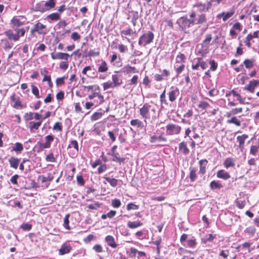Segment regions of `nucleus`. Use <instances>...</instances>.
Instances as JSON below:
<instances>
[{
    "instance_id": "2",
    "label": "nucleus",
    "mask_w": 259,
    "mask_h": 259,
    "mask_svg": "<svg viewBox=\"0 0 259 259\" xmlns=\"http://www.w3.org/2000/svg\"><path fill=\"white\" fill-rule=\"evenodd\" d=\"M54 136L52 135H48L45 137L46 142L45 143L38 142L37 144L39 145L37 152L42 151L44 149L49 148L51 145V142L54 141Z\"/></svg>"
},
{
    "instance_id": "43",
    "label": "nucleus",
    "mask_w": 259,
    "mask_h": 259,
    "mask_svg": "<svg viewBox=\"0 0 259 259\" xmlns=\"http://www.w3.org/2000/svg\"><path fill=\"white\" fill-rule=\"evenodd\" d=\"M258 147L256 145H252L250 149V154L253 155H255L258 152Z\"/></svg>"
},
{
    "instance_id": "47",
    "label": "nucleus",
    "mask_w": 259,
    "mask_h": 259,
    "mask_svg": "<svg viewBox=\"0 0 259 259\" xmlns=\"http://www.w3.org/2000/svg\"><path fill=\"white\" fill-rule=\"evenodd\" d=\"M140 251H138L137 249L132 247L130 250V255L133 257H136L139 254Z\"/></svg>"
},
{
    "instance_id": "52",
    "label": "nucleus",
    "mask_w": 259,
    "mask_h": 259,
    "mask_svg": "<svg viewBox=\"0 0 259 259\" xmlns=\"http://www.w3.org/2000/svg\"><path fill=\"white\" fill-rule=\"evenodd\" d=\"M71 146H72L77 151H78V145L77 141L72 140L70 141V144L68 145L67 148L68 149L71 148Z\"/></svg>"
},
{
    "instance_id": "27",
    "label": "nucleus",
    "mask_w": 259,
    "mask_h": 259,
    "mask_svg": "<svg viewBox=\"0 0 259 259\" xmlns=\"http://www.w3.org/2000/svg\"><path fill=\"white\" fill-rule=\"evenodd\" d=\"M227 122L229 124H234L237 126H240L241 125V121L236 116H233L230 119H228Z\"/></svg>"
},
{
    "instance_id": "13",
    "label": "nucleus",
    "mask_w": 259,
    "mask_h": 259,
    "mask_svg": "<svg viewBox=\"0 0 259 259\" xmlns=\"http://www.w3.org/2000/svg\"><path fill=\"white\" fill-rule=\"evenodd\" d=\"M179 149L185 155H187L189 153V149L187 147L186 143L184 142H181L179 144Z\"/></svg>"
},
{
    "instance_id": "38",
    "label": "nucleus",
    "mask_w": 259,
    "mask_h": 259,
    "mask_svg": "<svg viewBox=\"0 0 259 259\" xmlns=\"http://www.w3.org/2000/svg\"><path fill=\"white\" fill-rule=\"evenodd\" d=\"M70 214H67L66 216L65 217L64 219V223H63V226L65 228H66L67 230H70V228L69 226V218Z\"/></svg>"
},
{
    "instance_id": "51",
    "label": "nucleus",
    "mask_w": 259,
    "mask_h": 259,
    "mask_svg": "<svg viewBox=\"0 0 259 259\" xmlns=\"http://www.w3.org/2000/svg\"><path fill=\"white\" fill-rule=\"evenodd\" d=\"M112 83H114L115 84V87L119 85L120 84V83L118 82L119 81V78L117 75L114 74L112 76Z\"/></svg>"
},
{
    "instance_id": "36",
    "label": "nucleus",
    "mask_w": 259,
    "mask_h": 259,
    "mask_svg": "<svg viewBox=\"0 0 259 259\" xmlns=\"http://www.w3.org/2000/svg\"><path fill=\"white\" fill-rule=\"evenodd\" d=\"M108 70L107 64L105 61H102L101 65L98 68V72H105Z\"/></svg>"
},
{
    "instance_id": "14",
    "label": "nucleus",
    "mask_w": 259,
    "mask_h": 259,
    "mask_svg": "<svg viewBox=\"0 0 259 259\" xmlns=\"http://www.w3.org/2000/svg\"><path fill=\"white\" fill-rule=\"evenodd\" d=\"M109 154L113 156L112 161L118 162L119 164L124 162L125 158L120 157L118 153L116 152Z\"/></svg>"
},
{
    "instance_id": "19",
    "label": "nucleus",
    "mask_w": 259,
    "mask_h": 259,
    "mask_svg": "<svg viewBox=\"0 0 259 259\" xmlns=\"http://www.w3.org/2000/svg\"><path fill=\"white\" fill-rule=\"evenodd\" d=\"M71 247L70 245L63 244L59 249V254L60 255H64L65 254L70 252Z\"/></svg>"
},
{
    "instance_id": "32",
    "label": "nucleus",
    "mask_w": 259,
    "mask_h": 259,
    "mask_svg": "<svg viewBox=\"0 0 259 259\" xmlns=\"http://www.w3.org/2000/svg\"><path fill=\"white\" fill-rule=\"evenodd\" d=\"M11 23L13 25V28L14 29L17 28L18 27L22 25V22L21 21H20V20H19L18 19H17V18H13L11 20Z\"/></svg>"
},
{
    "instance_id": "42",
    "label": "nucleus",
    "mask_w": 259,
    "mask_h": 259,
    "mask_svg": "<svg viewBox=\"0 0 259 259\" xmlns=\"http://www.w3.org/2000/svg\"><path fill=\"white\" fill-rule=\"evenodd\" d=\"M31 88H32V93L33 94H34L36 98H40V97L39 94V91L36 87H35L34 84H31Z\"/></svg>"
},
{
    "instance_id": "58",
    "label": "nucleus",
    "mask_w": 259,
    "mask_h": 259,
    "mask_svg": "<svg viewBox=\"0 0 259 259\" xmlns=\"http://www.w3.org/2000/svg\"><path fill=\"white\" fill-rule=\"evenodd\" d=\"M33 118V113L32 112L26 113L24 116V119L26 121H28Z\"/></svg>"
},
{
    "instance_id": "18",
    "label": "nucleus",
    "mask_w": 259,
    "mask_h": 259,
    "mask_svg": "<svg viewBox=\"0 0 259 259\" xmlns=\"http://www.w3.org/2000/svg\"><path fill=\"white\" fill-rule=\"evenodd\" d=\"M235 160L231 157L227 158L224 162L225 167L228 168L230 167H233L235 165Z\"/></svg>"
},
{
    "instance_id": "35",
    "label": "nucleus",
    "mask_w": 259,
    "mask_h": 259,
    "mask_svg": "<svg viewBox=\"0 0 259 259\" xmlns=\"http://www.w3.org/2000/svg\"><path fill=\"white\" fill-rule=\"evenodd\" d=\"M47 17L52 21H57L60 19V15L57 13H52L49 15Z\"/></svg>"
},
{
    "instance_id": "62",
    "label": "nucleus",
    "mask_w": 259,
    "mask_h": 259,
    "mask_svg": "<svg viewBox=\"0 0 259 259\" xmlns=\"http://www.w3.org/2000/svg\"><path fill=\"white\" fill-rule=\"evenodd\" d=\"M65 78V76L62 77L57 78L56 80V83L57 86H60L63 84H64V79Z\"/></svg>"
},
{
    "instance_id": "11",
    "label": "nucleus",
    "mask_w": 259,
    "mask_h": 259,
    "mask_svg": "<svg viewBox=\"0 0 259 259\" xmlns=\"http://www.w3.org/2000/svg\"><path fill=\"white\" fill-rule=\"evenodd\" d=\"M217 177L218 178L226 180L230 178V175L229 172L223 169H221L218 171L217 173Z\"/></svg>"
},
{
    "instance_id": "60",
    "label": "nucleus",
    "mask_w": 259,
    "mask_h": 259,
    "mask_svg": "<svg viewBox=\"0 0 259 259\" xmlns=\"http://www.w3.org/2000/svg\"><path fill=\"white\" fill-rule=\"evenodd\" d=\"M139 206L138 205H136L133 203H130L126 205V209L128 210L131 209H138Z\"/></svg>"
},
{
    "instance_id": "61",
    "label": "nucleus",
    "mask_w": 259,
    "mask_h": 259,
    "mask_svg": "<svg viewBox=\"0 0 259 259\" xmlns=\"http://www.w3.org/2000/svg\"><path fill=\"white\" fill-rule=\"evenodd\" d=\"M14 30L17 32L16 34H18L20 36H23L25 34V30L24 28H14Z\"/></svg>"
},
{
    "instance_id": "25",
    "label": "nucleus",
    "mask_w": 259,
    "mask_h": 259,
    "mask_svg": "<svg viewBox=\"0 0 259 259\" xmlns=\"http://www.w3.org/2000/svg\"><path fill=\"white\" fill-rule=\"evenodd\" d=\"M142 225V223L140 221L131 222L127 223V226L131 229H135Z\"/></svg>"
},
{
    "instance_id": "31",
    "label": "nucleus",
    "mask_w": 259,
    "mask_h": 259,
    "mask_svg": "<svg viewBox=\"0 0 259 259\" xmlns=\"http://www.w3.org/2000/svg\"><path fill=\"white\" fill-rule=\"evenodd\" d=\"M53 178L54 177L51 175H49L48 177H45L42 175L38 176V179L40 180L42 183L47 181H52L53 180Z\"/></svg>"
},
{
    "instance_id": "40",
    "label": "nucleus",
    "mask_w": 259,
    "mask_h": 259,
    "mask_svg": "<svg viewBox=\"0 0 259 259\" xmlns=\"http://www.w3.org/2000/svg\"><path fill=\"white\" fill-rule=\"evenodd\" d=\"M102 116L101 112H95L91 117V119L92 121H95L100 119Z\"/></svg>"
},
{
    "instance_id": "20",
    "label": "nucleus",
    "mask_w": 259,
    "mask_h": 259,
    "mask_svg": "<svg viewBox=\"0 0 259 259\" xmlns=\"http://www.w3.org/2000/svg\"><path fill=\"white\" fill-rule=\"evenodd\" d=\"M210 188L211 190L220 189L223 187V185L219 181H212L210 183Z\"/></svg>"
},
{
    "instance_id": "50",
    "label": "nucleus",
    "mask_w": 259,
    "mask_h": 259,
    "mask_svg": "<svg viewBox=\"0 0 259 259\" xmlns=\"http://www.w3.org/2000/svg\"><path fill=\"white\" fill-rule=\"evenodd\" d=\"M196 24H201L206 21L205 15L204 14H201L196 20Z\"/></svg>"
},
{
    "instance_id": "23",
    "label": "nucleus",
    "mask_w": 259,
    "mask_h": 259,
    "mask_svg": "<svg viewBox=\"0 0 259 259\" xmlns=\"http://www.w3.org/2000/svg\"><path fill=\"white\" fill-rule=\"evenodd\" d=\"M248 138V135L243 134L242 136H238L237 137V140L239 142V147L241 148L243 147L245 140Z\"/></svg>"
},
{
    "instance_id": "12",
    "label": "nucleus",
    "mask_w": 259,
    "mask_h": 259,
    "mask_svg": "<svg viewBox=\"0 0 259 259\" xmlns=\"http://www.w3.org/2000/svg\"><path fill=\"white\" fill-rule=\"evenodd\" d=\"M41 120L38 122L30 121L28 123L27 127L30 128L31 132L37 130L41 125Z\"/></svg>"
},
{
    "instance_id": "56",
    "label": "nucleus",
    "mask_w": 259,
    "mask_h": 259,
    "mask_svg": "<svg viewBox=\"0 0 259 259\" xmlns=\"http://www.w3.org/2000/svg\"><path fill=\"white\" fill-rule=\"evenodd\" d=\"M209 64L210 65V69L212 71H215L218 67V64L213 60L209 61Z\"/></svg>"
},
{
    "instance_id": "10",
    "label": "nucleus",
    "mask_w": 259,
    "mask_h": 259,
    "mask_svg": "<svg viewBox=\"0 0 259 259\" xmlns=\"http://www.w3.org/2000/svg\"><path fill=\"white\" fill-rule=\"evenodd\" d=\"M208 161L206 159H202L199 161V173L204 175L206 172V166Z\"/></svg>"
},
{
    "instance_id": "49",
    "label": "nucleus",
    "mask_w": 259,
    "mask_h": 259,
    "mask_svg": "<svg viewBox=\"0 0 259 259\" xmlns=\"http://www.w3.org/2000/svg\"><path fill=\"white\" fill-rule=\"evenodd\" d=\"M116 132H117V130L115 129L113 131H110L108 132V135L112 142H114L116 140V138H115L114 135Z\"/></svg>"
},
{
    "instance_id": "33",
    "label": "nucleus",
    "mask_w": 259,
    "mask_h": 259,
    "mask_svg": "<svg viewBox=\"0 0 259 259\" xmlns=\"http://www.w3.org/2000/svg\"><path fill=\"white\" fill-rule=\"evenodd\" d=\"M244 232L249 234L250 236H253L256 232V229L253 226H251L247 228L245 230Z\"/></svg>"
},
{
    "instance_id": "63",
    "label": "nucleus",
    "mask_w": 259,
    "mask_h": 259,
    "mask_svg": "<svg viewBox=\"0 0 259 259\" xmlns=\"http://www.w3.org/2000/svg\"><path fill=\"white\" fill-rule=\"evenodd\" d=\"M99 54H100L99 51H95V50H90L88 52V56L89 57H95V56H99Z\"/></svg>"
},
{
    "instance_id": "26",
    "label": "nucleus",
    "mask_w": 259,
    "mask_h": 259,
    "mask_svg": "<svg viewBox=\"0 0 259 259\" xmlns=\"http://www.w3.org/2000/svg\"><path fill=\"white\" fill-rule=\"evenodd\" d=\"M166 141V139L165 138L160 136H153L150 138V141L151 143H155L156 141L159 142H165Z\"/></svg>"
},
{
    "instance_id": "64",
    "label": "nucleus",
    "mask_w": 259,
    "mask_h": 259,
    "mask_svg": "<svg viewBox=\"0 0 259 259\" xmlns=\"http://www.w3.org/2000/svg\"><path fill=\"white\" fill-rule=\"evenodd\" d=\"M212 39V36L210 34H208L206 35L205 39L203 41L204 45H207L209 44L210 41Z\"/></svg>"
},
{
    "instance_id": "5",
    "label": "nucleus",
    "mask_w": 259,
    "mask_h": 259,
    "mask_svg": "<svg viewBox=\"0 0 259 259\" xmlns=\"http://www.w3.org/2000/svg\"><path fill=\"white\" fill-rule=\"evenodd\" d=\"M151 106L148 103H145L143 105V107L140 109V114L141 116L145 118H149V116L148 115L149 113V109Z\"/></svg>"
},
{
    "instance_id": "21",
    "label": "nucleus",
    "mask_w": 259,
    "mask_h": 259,
    "mask_svg": "<svg viewBox=\"0 0 259 259\" xmlns=\"http://www.w3.org/2000/svg\"><path fill=\"white\" fill-rule=\"evenodd\" d=\"M196 245V239L194 237H192L191 239L187 240L186 243L184 245L186 247L194 248Z\"/></svg>"
},
{
    "instance_id": "24",
    "label": "nucleus",
    "mask_w": 259,
    "mask_h": 259,
    "mask_svg": "<svg viewBox=\"0 0 259 259\" xmlns=\"http://www.w3.org/2000/svg\"><path fill=\"white\" fill-rule=\"evenodd\" d=\"M230 93H232V95L234 97H237V100L239 101V103L241 104H245L246 102L245 101V98H242L240 95L238 94L237 92L234 91V90L230 91Z\"/></svg>"
},
{
    "instance_id": "44",
    "label": "nucleus",
    "mask_w": 259,
    "mask_h": 259,
    "mask_svg": "<svg viewBox=\"0 0 259 259\" xmlns=\"http://www.w3.org/2000/svg\"><path fill=\"white\" fill-rule=\"evenodd\" d=\"M112 205L114 208H118L121 205V202L119 199L115 198L112 200Z\"/></svg>"
},
{
    "instance_id": "41",
    "label": "nucleus",
    "mask_w": 259,
    "mask_h": 259,
    "mask_svg": "<svg viewBox=\"0 0 259 259\" xmlns=\"http://www.w3.org/2000/svg\"><path fill=\"white\" fill-rule=\"evenodd\" d=\"M246 68H250L253 66V61L249 59H245L243 62Z\"/></svg>"
},
{
    "instance_id": "1",
    "label": "nucleus",
    "mask_w": 259,
    "mask_h": 259,
    "mask_svg": "<svg viewBox=\"0 0 259 259\" xmlns=\"http://www.w3.org/2000/svg\"><path fill=\"white\" fill-rule=\"evenodd\" d=\"M154 35L153 32L149 31L144 33L139 38L138 44L141 46L145 47L153 41Z\"/></svg>"
},
{
    "instance_id": "53",
    "label": "nucleus",
    "mask_w": 259,
    "mask_h": 259,
    "mask_svg": "<svg viewBox=\"0 0 259 259\" xmlns=\"http://www.w3.org/2000/svg\"><path fill=\"white\" fill-rule=\"evenodd\" d=\"M32 228V225L28 223H24L20 226V228L25 231H29Z\"/></svg>"
},
{
    "instance_id": "9",
    "label": "nucleus",
    "mask_w": 259,
    "mask_h": 259,
    "mask_svg": "<svg viewBox=\"0 0 259 259\" xmlns=\"http://www.w3.org/2000/svg\"><path fill=\"white\" fill-rule=\"evenodd\" d=\"M235 10L232 9L229 12H227V13L222 12L221 14H219L218 15V18H221L223 17V20L224 21H226L227 19L231 17L234 14Z\"/></svg>"
},
{
    "instance_id": "34",
    "label": "nucleus",
    "mask_w": 259,
    "mask_h": 259,
    "mask_svg": "<svg viewBox=\"0 0 259 259\" xmlns=\"http://www.w3.org/2000/svg\"><path fill=\"white\" fill-rule=\"evenodd\" d=\"M195 7H197L198 8V10L200 12L207 11V8H206V5L205 4H202L201 3H197L195 5Z\"/></svg>"
},
{
    "instance_id": "46",
    "label": "nucleus",
    "mask_w": 259,
    "mask_h": 259,
    "mask_svg": "<svg viewBox=\"0 0 259 259\" xmlns=\"http://www.w3.org/2000/svg\"><path fill=\"white\" fill-rule=\"evenodd\" d=\"M252 39V38L251 33H249L247 35L246 39L244 41V42H245L246 46H247L248 48L251 47V44L250 41Z\"/></svg>"
},
{
    "instance_id": "28",
    "label": "nucleus",
    "mask_w": 259,
    "mask_h": 259,
    "mask_svg": "<svg viewBox=\"0 0 259 259\" xmlns=\"http://www.w3.org/2000/svg\"><path fill=\"white\" fill-rule=\"evenodd\" d=\"M103 178L112 187H116L118 185V180L116 179H111L106 176L103 177Z\"/></svg>"
},
{
    "instance_id": "4",
    "label": "nucleus",
    "mask_w": 259,
    "mask_h": 259,
    "mask_svg": "<svg viewBox=\"0 0 259 259\" xmlns=\"http://www.w3.org/2000/svg\"><path fill=\"white\" fill-rule=\"evenodd\" d=\"M166 128L167 134L169 135L179 134L181 130V126L174 124L167 125Z\"/></svg>"
},
{
    "instance_id": "45",
    "label": "nucleus",
    "mask_w": 259,
    "mask_h": 259,
    "mask_svg": "<svg viewBox=\"0 0 259 259\" xmlns=\"http://www.w3.org/2000/svg\"><path fill=\"white\" fill-rule=\"evenodd\" d=\"M46 160L47 162H54L56 161V158H55L53 153H50L46 157Z\"/></svg>"
},
{
    "instance_id": "16",
    "label": "nucleus",
    "mask_w": 259,
    "mask_h": 259,
    "mask_svg": "<svg viewBox=\"0 0 259 259\" xmlns=\"http://www.w3.org/2000/svg\"><path fill=\"white\" fill-rule=\"evenodd\" d=\"M5 34L10 39H13L14 41H17L19 39V35H18V34H14L11 30L6 31Z\"/></svg>"
},
{
    "instance_id": "7",
    "label": "nucleus",
    "mask_w": 259,
    "mask_h": 259,
    "mask_svg": "<svg viewBox=\"0 0 259 259\" xmlns=\"http://www.w3.org/2000/svg\"><path fill=\"white\" fill-rule=\"evenodd\" d=\"M34 26L36 29V32L39 34L45 35L47 33V29L46 25L39 22H37Z\"/></svg>"
},
{
    "instance_id": "6",
    "label": "nucleus",
    "mask_w": 259,
    "mask_h": 259,
    "mask_svg": "<svg viewBox=\"0 0 259 259\" xmlns=\"http://www.w3.org/2000/svg\"><path fill=\"white\" fill-rule=\"evenodd\" d=\"M51 56L52 59L53 60L61 59L65 60L66 61H68V58L69 57L68 54L61 52L57 53H51Z\"/></svg>"
},
{
    "instance_id": "29",
    "label": "nucleus",
    "mask_w": 259,
    "mask_h": 259,
    "mask_svg": "<svg viewBox=\"0 0 259 259\" xmlns=\"http://www.w3.org/2000/svg\"><path fill=\"white\" fill-rule=\"evenodd\" d=\"M215 235L207 234L205 237L201 239L202 242L206 243L207 242H211L215 238Z\"/></svg>"
},
{
    "instance_id": "39",
    "label": "nucleus",
    "mask_w": 259,
    "mask_h": 259,
    "mask_svg": "<svg viewBox=\"0 0 259 259\" xmlns=\"http://www.w3.org/2000/svg\"><path fill=\"white\" fill-rule=\"evenodd\" d=\"M124 72L126 73H130L131 72H136L137 71H135L136 68L135 67H132L129 65H126L124 68Z\"/></svg>"
},
{
    "instance_id": "30",
    "label": "nucleus",
    "mask_w": 259,
    "mask_h": 259,
    "mask_svg": "<svg viewBox=\"0 0 259 259\" xmlns=\"http://www.w3.org/2000/svg\"><path fill=\"white\" fill-rule=\"evenodd\" d=\"M23 150V145L19 142L15 143V146L13 147L12 151H14L18 153H21Z\"/></svg>"
},
{
    "instance_id": "22",
    "label": "nucleus",
    "mask_w": 259,
    "mask_h": 259,
    "mask_svg": "<svg viewBox=\"0 0 259 259\" xmlns=\"http://www.w3.org/2000/svg\"><path fill=\"white\" fill-rule=\"evenodd\" d=\"M190 170V179L191 182H194L196 180L197 175L196 171L197 169L195 167H190L189 168Z\"/></svg>"
},
{
    "instance_id": "55",
    "label": "nucleus",
    "mask_w": 259,
    "mask_h": 259,
    "mask_svg": "<svg viewBox=\"0 0 259 259\" xmlns=\"http://www.w3.org/2000/svg\"><path fill=\"white\" fill-rule=\"evenodd\" d=\"M55 6V0H49L45 4V6L49 8H53Z\"/></svg>"
},
{
    "instance_id": "54",
    "label": "nucleus",
    "mask_w": 259,
    "mask_h": 259,
    "mask_svg": "<svg viewBox=\"0 0 259 259\" xmlns=\"http://www.w3.org/2000/svg\"><path fill=\"white\" fill-rule=\"evenodd\" d=\"M160 102L161 103L165 105H167L168 103L165 99V90H164L163 93L160 96Z\"/></svg>"
},
{
    "instance_id": "57",
    "label": "nucleus",
    "mask_w": 259,
    "mask_h": 259,
    "mask_svg": "<svg viewBox=\"0 0 259 259\" xmlns=\"http://www.w3.org/2000/svg\"><path fill=\"white\" fill-rule=\"evenodd\" d=\"M103 86L104 90L105 91L109 88L115 87V84H114V83H112V82H107L103 83Z\"/></svg>"
},
{
    "instance_id": "8",
    "label": "nucleus",
    "mask_w": 259,
    "mask_h": 259,
    "mask_svg": "<svg viewBox=\"0 0 259 259\" xmlns=\"http://www.w3.org/2000/svg\"><path fill=\"white\" fill-rule=\"evenodd\" d=\"M179 90L177 88H175L174 90H171L168 93L169 100L171 102H174L176 100L177 97L179 95Z\"/></svg>"
},
{
    "instance_id": "59",
    "label": "nucleus",
    "mask_w": 259,
    "mask_h": 259,
    "mask_svg": "<svg viewBox=\"0 0 259 259\" xmlns=\"http://www.w3.org/2000/svg\"><path fill=\"white\" fill-rule=\"evenodd\" d=\"M53 130H58L60 132L62 131L63 128L61 123L59 122H56L53 126Z\"/></svg>"
},
{
    "instance_id": "3",
    "label": "nucleus",
    "mask_w": 259,
    "mask_h": 259,
    "mask_svg": "<svg viewBox=\"0 0 259 259\" xmlns=\"http://www.w3.org/2000/svg\"><path fill=\"white\" fill-rule=\"evenodd\" d=\"M178 23L183 30L193 25L194 20V19H189L186 17H182L179 19Z\"/></svg>"
},
{
    "instance_id": "15",
    "label": "nucleus",
    "mask_w": 259,
    "mask_h": 259,
    "mask_svg": "<svg viewBox=\"0 0 259 259\" xmlns=\"http://www.w3.org/2000/svg\"><path fill=\"white\" fill-rule=\"evenodd\" d=\"M105 241L108 245L112 248H116L117 244L115 242L114 238L111 235H108L105 238Z\"/></svg>"
},
{
    "instance_id": "17",
    "label": "nucleus",
    "mask_w": 259,
    "mask_h": 259,
    "mask_svg": "<svg viewBox=\"0 0 259 259\" xmlns=\"http://www.w3.org/2000/svg\"><path fill=\"white\" fill-rule=\"evenodd\" d=\"M19 161V159L15 158L14 157H11L9 159V162L10 163V166L15 169H17L18 168Z\"/></svg>"
},
{
    "instance_id": "48",
    "label": "nucleus",
    "mask_w": 259,
    "mask_h": 259,
    "mask_svg": "<svg viewBox=\"0 0 259 259\" xmlns=\"http://www.w3.org/2000/svg\"><path fill=\"white\" fill-rule=\"evenodd\" d=\"M254 89L255 88L253 86V84L250 81H249V83L247 86L243 88L244 90L247 91L250 93H253L254 91Z\"/></svg>"
},
{
    "instance_id": "37",
    "label": "nucleus",
    "mask_w": 259,
    "mask_h": 259,
    "mask_svg": "<svg viewBox=\"0 0 259 259\" xmlns=\"http://www.w3.org/2000/svg\"><path fill=\"white\" fill-rule=\"evenodd\" d=\"M130 123L132 126H137L138 127H141L143 124V122L137 119L132 120Z\"/></svg>"
}]
</instances>
